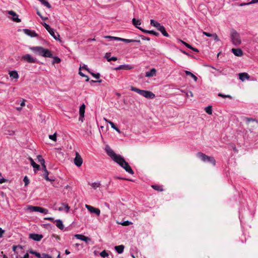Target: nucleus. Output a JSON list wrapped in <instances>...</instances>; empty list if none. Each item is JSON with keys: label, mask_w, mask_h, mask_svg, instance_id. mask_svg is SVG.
I'll return each mask as SVG.
<instances>
[{"label": "nucleus", "mask_w": 258, "mask_h": 258, "mask_svg": "<svg viewBox=\"0 0 258 258\" xmlns=\"http://www.w3.org/2000/svg\"><path fill=\"white\" fill-rule=\"evenodd\" d=\"M197 156L204 162L211 163L213 166L216 165V160L213 157L208 156L202 152L198 153Z\"/></svg>", "instance_id": "6"}, {"label": "nucleus", "mask_w": 258, "mask_h": 258, "mask_svg": "<svg viewBox=\"0 0 258 258\" xmlns=\"http://www.w3.org/2000/svg\"><path fill=\"white\" fill-rule=\"evenodd\" d=\"M118 41H122L125 43H131L134 42V39H128L120 37H118Z\"/></svg>", "instance_id": "34"}, {"label": "nucleus", "mask_w": 258, "mask_h": 258, "mask_svg": "<svg viewBox=\"0 0 258 258\" xmlns=\"http://www.w3.org/2000/svg\"><path fill=\"white\" fill-rule=\"evenodd\" d=\"M159 31H160L161 32V33L162 34V35L164 36H165V37L169 36V34L166 32L165 28L163 26L160 29H159Z\"/></svg>", "instance_id": "32"}, {"label": "nucleus", "mask_w": 258, "mask_h": 258, "mask_svg": "<svg viewBox=\"0 0 258 258\" xmlns=\"http://www.w3.org/2000/svg\"><path fill=\"white\" fill-rule=\"evenodd\" d=\"M17 248H19L22 249L23 247L22 246H21V245H13V247H12L13 250L15 252H16V249Z\"/></svg>", "instance_id": "53"}, {"label": "nucleus", "mask_w": 258, "mask_h": 258, "mask_svg": "<svg viewBox=\"0 0 258 258\" xmlns=\"http://www.w3.org/2000/svg\"><path fill=\"white\" fill-rule=\"evenodd\" d=\"M132 23L136 28L139 29L140 27H139V26L141 24V22L140 20H137L136 18H133L132 19Z\"/></svg>", "instance_id": "28"}, {"label": "nucleus", "mask_w": 258, "mask_h": 258, "mask_svg": "<svg viewBox=\"0 0 258 258\" xmlns=\"http://www.w3.org/2000/svg\"><path fill=\"white\" fill-rule=\"evenodd\" d=\"M48 174H49V172L48 171V170H46L45 171H44V173H43V178L47 181H54V179H52V178H50L49 177H48Z\"/></svg>", "instance_id": "29"}, {"label": "nucleus", "mask_w": 258, "mask_h": 258, "mask_svg": "<svg viewBox=\"0 0 258 258\" xmlns=\"http://www.w3.org/2000/svg\"><path fill=\"white\" fill-rule=\"evenodd\" d=\"M9 14L12 16V20L16 22H20L21 19L18 18V15L14 11H10L8 12Z\"/></svg>", "instance_id": "14"}, {"label": "nucleus", "mask_w": 258, "mask_h": 258, "mask_svg": "<svg viewBox=\"0 0 258 258\" xmlns=\"http://www.w3.org/2000/svg\"><path fill=\"white\" fill-rule=\"evenodd\" d=\"M29 238L34 241H39L43 238V235L39 234L31 233L29 234Z\"/></svg>", "instance_id": "11"}, {"label": "nucleus", "mask_w": 258, "mask_h": 258, "mask_svg": "<svg viewBox=\"0 0 258 258\" xmlns=\"http://www.w3.org/2000/svg\"><path fill=\"white\" fill-rule=\"evenodd\" d=\"M88 184L90 185L94 189H96L98 187H99L101 186V183L99 181L95 182L92 183L89 182Z\"/></svg>", "instance_id": "31"}, {"label": "nucleus", "mask_w": 258, "mask_h": 258, "mask_svg": "<svg viewBox=\"0 0 258 258\" xmlns=\"http://www.w3.org/2000/svg\"><path fill=\"white\" fill-rule=\"evenodd\" d=\"M110 53H106L105 54V57L107 59V60H108V58H110Z\"/></svg>", "instance_id": "59"}, {"label": "nucleus", "mask_w": 258, "mask_h": 258, "mask_svg": "<svg viewBox=\"0 0 258 258\" xmlns=\"http://www.w3.org/2000/svg\"><path fill=\"white\" fill-rule=\"evenodd\" d=\"M104 119H105V120L107 122L109 123L110 124V125H111V127H112L113 129H114V128H115V127H116V126H115V125L114 124V123L113 122H112V121H109V120H108L107 119H105V118Z\"/></svg>", "instance_id": "49"}, {"label": "nucleus", "mask_w": 258, "mask_h": 258, "mask_svg": "<svg viewBox=\"0 0 258 258\" xmlns=\"http://www.w3.org/2000/svg\"><path fill=\"white\" fill-rule=\"evenodd\" d=\"M29 252L31 254H33L34 255H35L36 257H37L38 258H41V254L38 252H36L35 251H34L33 250H30L29 251Z\"/></svg>", "instance_id": "37"}, {"label": "nucleus", "mask_w": 258, "mask_h": 258, "mask_svg": "<svg viewBox=\"0 0 258 258\" xmlns=\"http://www.w3.org/2000/svg\"><path fill=\"white\" fill-rule=\"evenodd\" d=\"M117 59V58L115 56H112L111 57H110V58H108V61H110L111 60H113V61H115Z\"/></svg>", "instance_id": "55"}, {"label": "nucleus", "mask_w": 258, "mask_h": 258, "mask_svg": "<svg viewBox=\"0 0 258 258\" xmlns=\"http://www.w3.org/2000/svg\"><path fill=\"white\" fill-rule=\"evenodd\" d=\"M140 37L142 38V40H147V41H149L150 40V38L149 37H146L144 35H140Z\"/></svg>", "instance_id": "54"}, {"label": "nucleus", "mask_w": 258, "mask_h": 258, "mask_svg": "<svg viewBox=\"0 0 258 258\" xmlns=\"http://www.w3.org/2000/svg\"><path fill=\"white\" fill-rule=\"evenodd\" d=\"M203 34L207 37L213 38L216 41H219V39L216 33L211 34L206 32H203Z\"/></svg>", "instance_id": "20"}, {"label": "nucleus", "mask_w": 258, "mask_h": 258, "mask_svg": "<svg viewBox=\"0 0 258 258\" xmlns=\"http://www.w3.org/2000/svg\"><path fill=\"white\" fill-rule=\"evenodd\" d=\"M185 74L186 76H189L191 77L195 82H197L198 80V78L191 72L188 71H185Z\"/></svg>", "instance_id": "30"}, {"label": "nucleus", "mask_w": 258, "mask_h": 258, "mask_svg": "<svg viewBox=\"0 0 258 258\" xmlns=\"http://www.w3.org/2000/svg\"><path fill=\"white\" fill-rule=\"evenodd\" d=\"M79 74L83 77H87V75H85L84 74H83L82 72H81L80 71L79 72Z\"/></svg>", "instance_id": "62"}, {"label": "nucleus", "mask_w": 258, "mask_h": 258, "mask_svg": "<svg viewBox=\"0 0 258 258\" xmlns=\"http://www.w3.org/2000/svg\"><path fill=\"white\" fill-rule=\"evenodd\" d=\"M124 248V246L123 245L115 246L114 247L115 250L119 254L122 253L123 252Z\"/></svg>", "instance_id": "26"}, {"label": "nucleus", "mask_w": 258, "mask_h": 258, "mask_svg": "<svg viewBox=\"0 0 258 258\" xmlns=\"http://www.w3.org/2000/svg\"><path fill=\"white\" fill-rule=\"evenodd\" d=\"M37 158L38 159V162L41 164H44V163H45V160L43 158L42 156L41 155H38L37 156Z\"/></svg>", "instance_id": "39"}, {"label": "nucleus", "mask_w": 258, "mask_h": 258, "mask_svg": "<svg viewBox=\"0 0 258 258\" xmlns=\"http://www.w3.org/2000/svg\"><path fill=\"white\" fill-rule=\"evenodd\" d=\"M120 224H121L123 226H128L132 224L133 223L130 222V221H123L122 223H121Z\"/></svg>", "instance_id": "48"}, {"label": "nucleus", "mask_w": 258, "mask_h": 258, "mask_svg": "<svg viewBox=\"0 0 258 258\" xmlns=\"http://www.w3.org/2000/svg\"><path fill=\"white\" fill-rule=\"evenodd\" d=\"M75 237L77 238L78 239L84 241L86 243H87L89 241L91 240L90 238L86 237L82 234H75Z\"/></svg>", "instance_id": "16"}, {"label": "nucleus", "mask_w": 258, "mask_h": 258, "mask_svg": "<svg viewBox=\"0 0 258 258\" xmlns=\"http://www.w3.org/2000/svg\"><path fill=\"white\" fill-rule=\"evenodd\" d=\"M156 73V70L155 69L153 68L150 71L147 72L146 73L145 76L146 77H153L154 75H155Z\"/></svg>", "instance_id": "24"}, {"label": "nucleus", "mask_w": 258, "mask_h": 258, "mask_svg": "<svg viewBox=\"0 0 258 258\" xmlns=\"http://www.w3.org/2000/svg\"><path fill=\"white\" fill-rule=\"evenodd\" d=\"M89 73L93 77H94L95 78L98 79H99L100 77V74L99 73H94L93 72H90Z\"/></svg>", "instance_id": "40"}, {"label": "nucleus", "mask_w": 258, "mask_h": 258, "mask_svg": "<svg viewBox=\"0 0 258 258\" xmlns=\"http://www.w3.org/2000/svg\"><path fill=\"white\" fill-rule=\"evenodd\" d=\"M49 138L53 141H56V133H55L53 135H49Z\"/></svg>", "instance_id": "43"}, {"label": "nucleus", "mask_w": 258, "mask_h": 258, "mask_svg": "<svg viewBox=\"0 0 258 258\" xmlns=\"http://www.w3.org/2000/svg\"><path fill=\"white\" fill-rule=\"evenodd\" d=\"M28 209L31 211L38 212L41 213L47 214L48 213V210L47 209H45L38 206H29Z\"/></svg>", "instance_id": "8"}, {"label": "nucleus", "mask_w": 258, "mask_h": 258, "mask_svg": "<svg viewBox=\"0 0 258 258\" xmlns=\"http://www.w3.org/2000/svg\"><path fill=\"white\" fill-rule=\"evenodd\" d=\"M256 3H258V0H252L251 2H249V4H250V5Z\"/></svg>", "instance_id": "58"}, {"label": "nucleus", "mask_w": 258, "mask_h": 258, "mask_svg": "<svg viewBox=\"0 0 258 258\" xmlns=\"http://www.w3.org/2000/svg\"><path fill=\"white\" fill-rule=\"evenodd\" d=\"M190 49H191L192 50H193L194 51L196 52H199V50L197 48H194L192 46V48H190Z\"/></svg>", "instance_id": "63"}, {"label": "nucleus", "mask_w": 258, "mask_h": 258, "mask_svg": "<svg viewBox=\"0 0 258 258\" xmlns=\"http://www.w3.org/2000/svg\"><path fill=\"white\" fill-rule=\"evenodd\" d=\"M23 32L26 35L30 36L32 37H34L37 36V34L36 33V32L34 31H31V30L28 29H24Z\"/></svg>", "instance_id": "15"}, {"label": "nucleus", "mask_w": 258, "mask_h": 258, "mask_svg": "<svg viewBox=\"0 0 258 258\" xmlns=\"http://www.w3.org/2000/svg\"><path fill=\"white\" fill-rule=\"evenodd\" d=\"M9 74L12 79H18L19 78V75L16 71H10Z\"/></svg>", "instance_id": "23"}, {"label": "nucleus", "mask_w": 258, "mask_h": 258, "mask_svg": "<svg viewBox=\"0 0 258 258\" xmlns=\"http://www.w3.org/2000/svg\"><path fill=\"white\" fill-rule=\"evenodd\" d=\"M152 187L156 190L157 191H162L163 188L161 186L158 185H152Z\"/></svg>", "instance_id": "38"}, {"label": "nucleus", "mask_w": 258, "mask_h": 258, "mask_svg": "<svg viewBox=\"0 0 258 258\" xmlns=\"http://www.w3.org/2000/svg\"><path fill=\"white\" fill-rule=\"evenodd\" d=\"M29 160L30 162V164H31V166L34 168V172L36 173L38 171H39L40 170V166L38 164H36L34 161V160H33V159L31 157H29Z\"/></svg>", "instance_id": "13"}, {"label": "nucleus", "mask_w": 258, "mask_h": 258, "mask_svg": "<svg viewBox=\"0 0 258 258\" xmlns=\"http://www.w3.org/2000/svg\"><path fill=\"white\" fill-rule=\"evenodd\" d=\"M179 41L181 43L184 44L188 48H189V49L192 48V46L190 45V44L187 43L186 42H185L181 40H179Z\"/></svg>", "instance_id": "45"}, {"label": "nucleus", "mask_w": 258, "mask_h": 258, "mask_svg": "<svg viewBox=\"0 0 258 258\" xmlns=\"http://www.w3.org/2000/svg\"><path fill=\"white\" fill-rule=\"evenodd\" d=\"M139 30L145 34H152L156 36H158L159 35V33L158 32H157L153 30H147L142 28H140Z\"/></svg>", "instance_id": "17"}, {"label": "nucleus", "mask_w": 258, "mask_h": 258, "mask_svg": "<svg viewBox=\"0 0 258 258\" xmlns=\"http://www.w3.org/2000/svg\"><path fill=\"white\" fill-rule=\"evenodd\" d=\"M36 13L43 20H46L48 19L47 17H44L43 16H42V15L41 14L40 12L38 10L37 11Z\"/></svg>", "instance_id": "51"}, {"label": "nucleus", "mask_w": 258, "mask_h": 258, "mask_svg": "<svg viewBox=\"0 0 258 258\" xmlns=\"http://www.w3.org/2000/svg\"><path fill=\"white\" fill-rule=\"evenodd\" d=\"M48 32L54 39H55V40L58 39V38L57 37V36L55 34L54 30L53 29L51 28Z\"/></svg>", "instance_id": "33"}, {"label": "nucleus", "mask_w": 258, "mask_h": 258, "mask_svg": "<svg viewBox=\"0 0 258 258\" xmlns=\"http://www.w3.org/2000/svg\"><path fill=\"white\" fill-rule=\"evenodd\" d=\"M248 5H250V4H249V3H241L239 4V6H240V7H243V6H248Z\"/></svg>", "instance_id": "60"}, {"label": "nucleus", "mask_w": 258, "mask_h": 258, "mask_svg": "<svg viewBox=\"0 0 258 258\" xmlns=\"http://www.w3.org/2000/svg\"><path fill=\"white\" fill-rule=\"evenodd\" d=\"M51 58H53V61L52 62V64L59 63L61 61L60 59L57 56H53L52 55V57H51Z\"/></svg>", "instance_id": "35"}, {"label": "nucleus", "mask_w": 258, "mask_h": 258, "mask_svg": "<svg viewBox=\"0 0 258 258\" xmlns=\"http://www.w3.org/2000/svg\"><path fill=\"white\" fill-rule=\"evenodd\" d=\"M249 75L247 73H241L239 74V79L242 82L246 80H249Z\"/></svg>", "instance_id": "18"}, {"label": "nucleus", "mask_w": 258, "mask_h": 258, "mask_svg": "<svg viewBox=\"0 0 258 258\" xmlns=\"http://www.w3.org/2000/svg\"><path fill=\"white\" fill-rule=\"evenodd\" d=\"M85 207L90 213H95L97 216L100 215V210L98 208H96L91 206L88 205H86Z\"/></svg>", "instance_id": "10"}, {"label": "nucleus", "mask_w": 258, "mask_h": 258, "mask_svg": "<svg viewBox=\"0 0 258 258\" xmlns=\"http://www.w3.org/2000/svg\"><path fill=\"white\" fill-rule=\"evenodd\" d=\"M131 90L148 99H153L155 97V94L151 91L141 90L133 86L131 87Z\"/></svg>", "instance_id": "5"}, {"label": "nucleus", "mask_w": 258, "mask_h": 258, "mask_svg": "<svg viewBox=\"0 0 258 258\" xmlns=\"http://www.w3.org/2000/svg\"><path fill=\"white\" fill-rule=\"evenodd\" d=\"M105 151L107 154L120 166L123 168L126 172L134 174V172L128 163L126 162L122 156L116 154L108 146L105 148Z\"/></svg>", "instance_id": "1"}, {"label": "nucleus", "mask_w": 258, "mask_h": 258, "mask_svg": "<svg viewBox=\"0 0 258 258\" xmlns=\"http://www.w3.org/2000/svg\"><path fill=\"white\" fill-rule=\"evenodd\" d=\"M21 60L28 63H36L38 62L36 58L32 57L29 54L23 55L21 57Z\"/></svg>", "instance_id": "7"}, {"label": "nucleus", "mask_w": 258, "mask_h": 258, "mask_svg": "<svg viewBox=\"0 0 258 258\" xmlns=\"http://www.w3.org/2000/svg\"><path fill=\"white\" fill-rule=\"evenodd\" d=\"M232 52L237 56H241L243 55V52L240 48H232L231 49Z\"/></svg>", "instance_id": "19"}, {"label": "nucleus", "mask_w": 258, "mask_h": 258, "mask_svg": "<svg viewBox=\"0 0 258 258\" xmlns=\"http://www.w3.org/2000/svg\"><path fill=\"white\" fill-rule=\"evenodd\" d=\"M7 180L5 178H1L0 179V184H2L3 183H4Z\"/></svg>", "instance_id": "61"}, {"label": "nucleus", "mask_w": 258, "mask_h": 258, "mask_svg": "<svg viewBox=\"0 0 258 258\" xmlns=\"http://www.w3.org/2000/svg\"><path fill=\"white\" fill-rule=\"evenodd\" d=\"M42 165V169H43L44 171H45L46 170H47V169H46V167L45 165V163H44V164H41Z\"/></svg>", "instance_id": "64"}, {"label": "nucleus", "mask_w": 258, "mask_h": 258, "mask_svg": "<svg viewBox=\"0 0 258 258\" xmlns=\"http://www.w3.org/2000/svg\"><path fill=\"white\" fill-rule=\"evenodd\" d=\"M23 181L24 182L25 186L28 185L29 184V182H30L29 179V178H28V177L27 176H25L24 177Z\"/></svg>", "instance_id": "47"}, {"label": "nucleus", "mask_w": 258, "mask_h": 258, "mask_svg": "<svg viewBox=\"0 0 258 258\" xmlns=\"http://www.w3.org/2000/svg\"><path fill=\"white\" fill-rule=\"evenodd\" d=\"M105 151L107 154L120 166L123 168L126 172L134 174V172L128 163L126 162L122 156L116 154L108 146L105 148Z\"/></svg>", "instance_id": "2"}, {"label": "nucleus", "mask_w": 258, "mask_h": 258, "mask_svg": "<svg viewBox=\"0 0 258 258\" xmlns=\"http://www.w3.org/2000/svg\"><path fill=\"white\" fill-rule=\"evenodd\" d=\"M105 38L109 39L110 40H116L118 41V37H114V36H104Z\"/></svg>", "instance_id": "41"}, {"label": "nucleus", "mask_w": 258, "mask_h": 258, "mask_svg": "<svg viewBox=\"0 0 258 258\" xmlns=\"http://www.w3.org/2000/svg\"><path fill=\"white\" fill-rule=\"evenodd\" d=\"M83 163V159L80 154L78 153H76V157L74 159V164L77 167H80Z\"/></svg>", "instance_id": "9"}, {"label": "nucleus", "mask_w": 258, "mask_h": 258, "mask_svg": "<svg viewBox=\"0 0 258 258\" xmlns=\"http://www.w3.org/2000/svg\"><path fill=\"white\" fill-rule=\"evenodd\" d=\"M133 69V67L130 66V64H121L119 66L117 67L113 68L112 69L113 70L117 71L119 70H130Z\"/></svg>", "instance_id": "12"}, {"label": "nucleus", "mask_w": 258, "mask_h": 258, "mask_svg": "<svg viewBox=\"0 0 258 258\" xmlns=\"http://www.w3.org/2000/svg\"><path fill=\"white\" fill-rule=\"evenodd\" d=\"M29 49L33 52L45 57H51L52 54L49 49L41 46L30 47Z\"/></svg>", "instance_id": "3"}, {"label": "nucleus", "mask_w": 258, "mask_h": 258, "mask_svg": "<svg viewBox=\"0 0 258 258\" xmlns=\"http://www.w3.org/2000/svg\"><path fill=\"white\" fill-rule=\"evenodd\" d=\"M205 110L206 113L208 114L211 115L212 114V108L211 105L206 107Z\"/></svg>", "instance_id": "36"}, {"label": "nucleus", "mask_w": 258, "mask_h": 258, "mask_svg": "<svg viewBox=\"0 0 258 258\" xmlns=\"http://www.w3.org/2000/svg\"><path fill=\"white\" fill-rule=\"evenodd\" d=\"M84 69L86 71H87L88 73H89L91 71L90 70V69L88 68L87 66L85 64H83V66L82 67H80V70L81 69Z\"/></svg>", "instance_id": "50"}, {"label": "nucleus", "mask_w": 258, "mask_h": 258, "mask_svg": "<svg viewBox=\"0 0 258 258\" xmlns=\"http://www.w3.org/2000/svg\"><path fill=\"white\" fill-rule=\"evenodd\" d=\"M54 222H56V226L57 228H58L60 230H63L64 228V226L63 225L62 222L60 219H57L54 221Z\"/></svg>", "instance_id": "27"}, {"label": "nucleus", "mask_w": 258, "mask_h": 258, "mask_svg": "<svg viewBox=\"0 0 258 258\" xmlns=\"http://www.w3.org/2000/svg\"><path fill=\"white\" fill-rule=\"evenodd\" d=\"M53 251L55 252L57 254V256L56 258H60V253L59 251H57V250L55 249ZM41 258H52V257L48 254L43 253L41 254Z\"/></svg>", "instance_id": "22"}, {"label": "nucleus", "mask_w": 258, "mask_h": 258, "mask_svg": "<svg viewBox=\"0 0 258 258\" xmlns=\"http://www.w3.org/2000/svg\"><path fill=\"white\" fill-rule=\"evenodd\" d=\"M246 120L247 123H249L250 121H255L256 122H258L256 119L253 118H246Z\"/></svg>", "instance_id": "52"}, {"label": "nucleus", "mask_w": 258, "mask_h": 258, "mask_svg": "<svg viewBox=\"0 0 258 258\" xmlns=\"http://www.w3.org/2000/svg\"><path fill=\"white\" fill-rule=\"evenodd\" d=\"M5 233V230H3L2 228L0 227V238L3 237V234Z\"/></svg>", "instance_id": "57"}, {"label": "nucleus", "mask_w": 258, "mask_h": 258, "mask_svg": "<svg viewBox=\"0 0 258 258\" xmlns=\"http://www.w3.org/2000/svg\"><path fill=\"white\" fill-rule=\"evenodd\" d=\"M230 38L232 44L236 46H239L241 44V40L240 34L234 29L230 31Z\"/></svg>", "instance_id": "4"}, {"label": "nucleus", "mask_w": 258, "mask_h": 258, "mask_svg": "<svg viewBox=\"0 0 258 258\" xmlns=\"http://www.w3.org/2000/svg\"><path fill=\"white\" fill-rule=\"evenodd\" d=\"M218 96L221 97L222 98H229L230 99H232V97L229 95H224L222 93H219L218 94Z\"/></svg>", "instance_id": "44"}, {"label": "nucleus", "mask_w": 258, "mask_h": 258, "mask_svg": "<svg viewBox=\"0 0 258 258\" xmlns=\"http://www.w3.org/2000/svg\"><path fill=\"white\" fill-rule=\"evenodd\" d=\"M85 105L83 104L81 105L79 108V114L81 117H84L85 112Z\"/></svg>", "instance_id": "25"}, {"label": "nucleus", "mask_w": 258, "mask_h": 258, "mask_svg": "<svg viewBox=\"0 0 258 258\" xmlns=\"http://www.w3.org/2000/svg\"><path fill=\"white\" fill-rule=\"evenodd\" d=\"M150 24L152 26L155 27L158 30L163 26L159 23L153 19L150 20Z\"/></svg>", "instance_id": "21"}, {"label": "nucleus", "mask_w": 258, "mask_h": 258, "mask_svg": "<svg viewBox=\"0 0 258 258\" xmlns=\"http://www.w3.org/2000/svg\"><path fill=\"white\" fill-rule=\"evenodd\" d=\"M41 24L45 27L47 31H48L51 28L50 26L46 24L45 22H42L41 23Z\"/></svg>", "instance_id": "46"}, {"label": "nucleus", "mask_w": 258, "mask_h": 258, "mask_svg": "<svg viewBox=\"0 0 258 258\" xmlns=\"http://www.w3.org/2000/svg\"><path fill=\"white\" fill-rule=\"evenodd\" d=\"M186 94L187 96H188V97L189 96L191 97L193 96V94H192V92L190 91H187L186 93Z\"/></svg>", "instance_id": "56"}, {"label": "nucleus", "mask_w": 258, "mask_h": 258, "mask_svg": "<svg viewBox=\"0 0 258 258\" xmlns=\"http://www.w3.org/2000/svg\"><path fill=\"white\" fill-rule=\"evenodd\" d=\"M100 255L104 258L108 255V253L106 252L105 250H103L100 253Z\"/></svg>", "instance_id": "42"}]
</instances>
